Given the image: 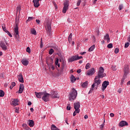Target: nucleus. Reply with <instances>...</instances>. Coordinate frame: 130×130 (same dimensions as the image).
Listing matches in <instances>:
<instances>
[{"mask_svg": "<svg viewBox=\"0 0 130 130\" xmlns=\"http://www.w3.org/2000/svg\"><path fill=\"white\" fill-rule=\"evenodd\" d=\"M78 95V92L76 89L73 88L72 91L70 92L69 96V100L70 101H73V100H75L76 98H77V96Z\"/></svg>", "mask_w": 130, "mask_h": 130, "instance_id": "1", "label": "nucleus"}, {"mask_svg": "<svg viewBox=\"0 0 130 130\" xmlns=\"http://www.w3.org/2000/svg\"><path fill=\"white\" fill-rule=\"evenodd\" d=\"M95 77L99 79H102V78L106 77V74L104 73V68L103 67L100 68L98 75Z\"/></svg>", "mask_w": 130, "mask_h": 130, "instance_id": "2", "label": "nucleus"}, {"mask_svg": "<svg viewBox=\"0 0 130 130\" xmlns=\"http://www.w3.org/2000/svg\"><path fill=\"white\" fill-rule=\"evenodd\" d=\"M9 46V43H7V41L4 40V41H0V47L3 49V50L6 51L8 50V46Z\"/></svg>", "mask_w": 130, "mask_h": 130, "instance_id": "3", "label": "nucleus"}, {"mask_svg": "<svg viewBox=\"0 0 130 130\" xmlns=\"http://www.w3.org/2000/svg\"><path fill=\"white\" fill-rule=\"evenodd\" d=\"M46 29L48 35L51 36V22L47 20L46 22Z\"/></svg>", "mask_w": 130, "mask_h": 130, "instance_id": "4", "label": "nucleus"}, {"mask_svg": "<svg viewBox=\"0 0 130 130\" xmlns=\"http://www.w3.org/2000/svg\"><path fill=\"white\" fill-rule=\"evenodd\" d=\"M101 84V80L98 77H95L93 83L92 84V87H95L96 89H98L99 85Z\"/></svg>", "mask_w": 130, "mask_h": 130, "instance_id": "5", "label": "nucleus"}, {"mask_svg": "<svg viewBox=\"0 0 130 130\" xmlns=\"http://www.w3.org/2000/svg\"><path fill=\"white\" fill-rule=\"evenodd\" d=\"M43 96L42 97V100L45 102H47L49 101V98L50 97V93H47L45 92H43Z\"/></svg>", "mask_w": 130, "mask_h": 130, "instance_id": "6", "label": "nucleus"}, {"mask_svg": "<svg viewBox=\"0 0 130 130\" xmlns=\"http://www.w3.org/2000/svg\"><path fill=\"white\" fill-rule=\"evenodd\" d=\"M83 58V56H79L78 55H75L72 56L69 59V60L70 62H73L75 60H78Z\"/></svg>", "mask_w": 130, "mask_h": 130, "instance_id": "7", "label": "nucleus"}, {"mask_svg": "<svg viewBox=\"0 0 130 130\" xmlns=\"http://www.w3.org/2000/svg\"><path fill=\"white\" fill-rule=\"evenodd\" d=\"M63 5L64 6L62 10V13H63V14H66L67 13V11L69 10V6H70V4L68 1H66L64 2Z\"/></svg>", "mask_w": 130, "mask_h": 130, "instance_id": "8", "label": "nucleus"}, {"mask_svg": "<svg viewBox=\"0 0 130 130\" xmlns=\"http://www.w3.org/2000/svg\"><path fill=\"white\" fill-rule=\"evenodd\" d=\"M50 93V96H51L52 98H59V95H58V92H57V91L52 90Z\"/></svg>", "mask_w": 130, "mask_h": 130, "instance_id": "9", "label": "nucleus"}, {"mask_svg": "<svg viewBox=\"0 0 130 130\" xmlns=\"http://www.w3.org/2000/svg\"><path fill=\"white\" fill-rule=\"evenodd\" d=\"M109 85V82L107 81H105L103 82L102 85V90L103 91H104L105 89L107 88V86Z\"/></svg>", "mask_w": 130, "mask_h": 130, "instance_id": "10", "label": "nucleus"}, {"mask_svg": "<svg viewBox=\"0 0 130 130\" xmlns=\"http://www.w3.org/2000/svg\"><path fill=\"white\" fill-rule=\"evenodd\" d=\"M14 35H15V38L18 39L19 38L20 36L19 35V28L18 27V25H16V27L14 28Z\"/></svg>", "mask_w": 130, "mask_h": 130, "instance_id": "11", "label": "nucleus"}, {"mask_svg": "<svg viewBox=\"0 0 130 130\" xmlns=\"http://www.w3.org/2000/svg\"><path fill=\"white\" fill-rule=\"evenodd\" d=\"M74 109H75V110L77 111V112H79V111H80V108L81 107V104H80V102H77V103H75L74 104Z\"/></svg>", "mask_w": 130, "mask_h": 130, "instance_id": "12", "label": "nucleus"}, {"mask_svg": "<svg viewBox=\"0 0 130 130\" xmlns=\"http://www.w3.org/2000/svg\"><path fill=\"white\" fill-rule=\"evenodd\" d=\"M123 73V76L127 77V75H128V73H129L128 71V66L126 65L124 67Z\"/></svg>", "mask_w": 130, "mask_h": 130, "instance_id": "13", "label": "nucleus"}, {"mask_svg": "<svg viewBox=\"0 0 130 130\" xmlns=\"http://www.w3.org/2000/svg\"><path fill=\"white\" fill-rule=\"evenodd\" d=\"M119 126L123 127V126H125L128 125V123L125 121L122 120L119 123Z\"/></svg>", "mask_w": 130, "mask_h": 130, "instance_id": "14", "label": "nucleus"}, {"mask_svg": "<svg viewBox=\"0 0 130 130\" xmlns=\"http://www.w3.org/2000/svg\"><path fill=\"white\" fill-rule=\"evenodd\" d=\"M17 78L20 83H24V78L23 77V75H22V73H20L19 75L17 76Z\"/></svg>", "mask_w": 130, "mask_h": 130, "instance_id": "15", "label": "nucleus"}, {"mask_svg": "<svg viewBox=\"0 0 130 130\" xmlns=\"http://www.w3.org/2000/svg\"><path fill=\"white\" fill-rule=\"evenodd\" d=\"M40 1L42 0H33L32 3L35 8H38L40 6V4H39V1Z\"/></svg>", "mask_w": 130, "mask_h": 130, "instance_id": "16", "label": "nucleus"}, {"mask_svg": "<svg viewBox=\"0 0 130 130\" xmlns=\"http://www.w3.org/2000/svg\"><path fill=\"white\" fill-rule=\"evenodd\" d=\"M25 88V86H24V84H20L19 86V89L18 91V93L19 94H22L23 93V91H24V88Z\"/></svg>", "mask_w": 130, "mask_h": 130, "instance_id": "17", "label": "nucleus"}, {"mask_svg": "<svg viewBox=\"0 0 130 130\" xmlns=\"http://www.w3.org/2000/svg\"><path fill=\"white\" fill-rule=\"evenodd\" d=\"M94 74H95V69L92 68L87 72V76H92V75H94Z\"/></svg>", "mask_w": 130, "mask_h": 130, "instance_id": "18", "label": "nucleus"}, {"mask_svg": "<svg viewBox=\"0 0 130 130\" xmlns=\"http://www.w3.org/2000/svg\"><path fill=\"white\" fill-rule=\"evenodd\" d=\"M36 94V96L37 97V98H39V99H41V98H42V95H43V92H35Z\"/></svg>", "mask_w": 130, "mask_h": 130, "instance_id": "19", "label": "nucleus"}, {"mask_svg": "<svg viewBox=\"0 0 130 130\" xmlns=\"http://www.w3.org/2000/svg\"><path fill=\"white\" fill-rule=\"evenodd\" d=\"M21 62H22V64H23V66H28V64H29V61H28L26 59H23L21 60Z\"/></svg>", "mask_w": 130, "mask_h": 130, "instance_id": "20", "label": "nucleus"}, {"mask_svg": "<svg viewBox=\"0 0 130 130\" xmlns=\"http://www.w3.org/2000/svg\"><path fill=\"white\" fill-rule=\"evenodd\" d=\"M104 40H107V43H109L110 42V38H109V34H107L104 37Z\"/></svg>", "mask_w": 130, "mask_h": 130, "instance_id": "21", "label": "nucleus"}, {"mask_svg": "<svg viewBox=\"0 0 130 130\" xmlns=\"http://www.w3.org/2000/svg\"><path fill=\"white\" fill-rule=\"evenodd\" d=\"M127 78V76H125L123 75V76L122 78V79L121 80V82H120L121 85L124 84V83H125V82H126V80H125V79H126Z\"/></svg>", "mask_w": 130, "mask_h": 130, "instance_id": "22", "label": "nucleus"}, {"mask_svg": "<svg viewBox=\"0 0 130 130\" xmlns=\"http://www.w3.org/2000/svg\"><path fill=\"white\" fill-rule=\"evenodd\" d=\"M19 102V100L18 99H14L12 102V105L14 106H17V105H18V103Z\"/></svg>", "mask_w": 130, "mask_h": 130, "instance_id": "23", "label": "nucleus"}, {"mask_svg": "<svg viewBox=\"0 0 130 130\" xmlns=\"http://www.w3.org/2000/svg\"><path fill=\"white\" fill-rule=\"evenodd\" d=\"M28 125L31 127L34 126V121L33 120H28Z\"/></svg>", "mask_w": 130, "mask_h": 130, "instance_id": "24", "label": "nucleus"}, {"mask_svg": "<svg viewBox=\"0 0 130 130\" xmlns=\"http://www.w3.org/2000/svg\"><path fill=\"white\" fill-rule=\"evenodd\" d=\"M81 86L83 88H87L88 86V81H85L81 84Z\"/></svg>", "mask_w": 130, "mask_h": 130, "instance_id": "25", "label": "nucleus"}, {"mask_svg": "<svg viewBox=\"0 0 130 130\" xmlns=\"http://www.w3.org/2000/svg\"><path fill=\"white\" fill-rule=\"evenodd\" d=\"M58 61H59L58 58H56L55 60V66H57L58 67V68H59L60 67V64H59V63H58Z\"/></svg>", "mask_w": 130, "mask_h": 130, "instance_id": "26", "label": "nucleus"}, {"mask_svg": "<svg viewBox=\"0 0 130 130\" xmlns=\"http://www.w3.org/2000/svg\"><path fill=\"white\" fill-rule=\"evenodd\" d=\"M51 130H60L58 129L57 127H56L54 124H52L51 127Z\"/></svg>", "mask_w": 130, "mask_h": 130, "instance_id": "27", "label": "nucleus"}, {"mask_svg": "<svg viewBox=\"0 0 130 130\" xmlns=\"http://www.w3.org/2000/svg\"><path fill=\"white\" fill-rule=\"evenodd\" d=\"M70 79L71 82H72L73 83H74V82H75L77 80V79H76V77H75V76L73 75H71Z\"/></svg>", "mask_w": 130, "mask_h": 130, "instance_id": "28", "label": "nucleus"}, {"mask_svg": "<svg viewBox=\"0 0 130 130\" xmlns=\"http://www.w3.org/2000/svg\"><path fill=\"white\" fill-rule=\"evenodd\" d=\"M94 49H95V45H93L92 46H91L88 49V51H89V52H91V51H93L94 50Z\"/></svg>", "mask_w": 130, "mask_h": 130, "instance_id": "29", "label": "nucleus"}, {"mask_svg": "<svg viewBox=\"0 0 130 130\" xmlns=\"http://www.w3.org/2000/svg\"><path fill=\"white\" fill-rule=\"evenodd\" d=\"M104 125H105V120H104V122L102 124H101L100 126V128L101 130H103V128H104Z\"/></svg>", "mask_w": 130, "mask_h": 130, "instance_id": "30", "label": "nucleus"}, {"mask_svg": "<svg viewBox=\"0 0 130 130\" xmlns=\"http://www.w3.org/2000/svg\"><path fill=\"white\" fill-rule=\"evenodd\" d=\"M5 96V92L3 90H0V97Z\"/></svg>", "mask_w": 130, "mask_h": 130, "instance_id": "31", "label": "nucleus"}, {"mask_svg": "<svg viewBox=\"0 0 130 130\" xmlns=\"http://www.w3.org/2000/svg\"><path fill=\"white\" fill-rule=\"evenodd\" d=\"M90 67H91V64H90L89 63H87L85 66L86 70H88V69H90Z\"/></svg>", "mask_w": 130, "mask_h": 130, "instance_id": "32", "label": "nucleus"}, {"mask_svg": "<svg viewBox=\"0 0 130 130\" xmlns=\"http://www.w3.org/2000/svg\"><path fill=\"white\" fill-rule=\"evenodd\" d=\"M2 28H3L4 31L6 32V33H7V31H8V30H7V29L6 28V26L5 25V24H2Z\"/></svg>", "mask_w": 130, "mask_h": 130, "instance_id": "33", "label": "nucleus"}, {"mask_svg": "<svg viewBox=\"0 0 130 130\" xmlns=\"http://www.w3.org/2000/svg\"><path fill=\"white\" fill-rule=\"evenodd\" d=\"M31 34H33V35H36L37 34V33L36 32V30H35V29L31 30Z\"/></svg>", "mask_w": 130, "mask_h": 130, "instance_id": "34", "label": "nucleus"}, {"mask_svg": "<svg viewBox=\"0 0 130 130\" xmlns=\"http://www.w3.org/2000/svg\"><path fill=\"white\" fill-rule=\"evenodd\" d=\"M77 113H80V111H77V110H75V111L73 113V116H76L77 115Z\"/></svg>", "mask_w": 130, "mask_h": 130, "instance_id": "35", "label": "nucleus"}, {"mask_svg": "<svg viewBox=\"0 0 130 130\" xmlns=\"http://www.w3.org/2000/svg\"><path fill=\"white\" fill-rule=\"evenodd\" d=\"M33 19H35L34 17H28V18L26 21L27 22H30V21L33 20Z\"/></svg>", "mask_w": 130, "mask_h": 130, "instance_id": "36", "label": "nucleus"}, {"mask_svg": "<svg viewBox=\"0 0 130 130\" xmlns=\"http://www.w3.org/2000/svg\"><path fill=\"white\" fill-rule=\"evenodd\" d=\"M114 52H115V53H116V54H117V53H118V52H119V49H118V48H116L115 49Z\"/></svg>", "mask_w": 130, "mask_h": 130, "instance_id": "37", "label": "nucleus"}, {"mask_svg": "<svg viewBox=\"0 0 130 130\" xmlns=\"http://www.w3.org/2000/svg\"><path fill=\"white\" fill-rule=\"evenodd\" d=\"M107 47H108V48H112V47H113V44H112L111 43L107 45Z\"/></svg>", "mask_w": 130, "mask_h": 130, "instance_id": "38", "label": "nucleus"}, {"mask_svg": "<svg viewBox=\"0 0 130 130\" xmlns=\"http://www.w3.org/2000/svg\"><path fill=\"white\" fill-rule=\"evenodd\" d=\"M111 68L113 71H116V66L115 65H112Z\"/></svg>", "mask_w": 130, "mask_h": 130, "instance_id": "39", "label": "nucleus"}, {"mask_svg": "<svg viewBox=\"0 0 130 130\" xmlns=\"http://www.w3.org/2000/svg\"><path fill=\"white\" fill-rule=\"evenodd\" d=\"M53 52H54V50H53V49H51L49 51V54L51 55L52 54V53H53Z\"/></svg>", "mask_w": 130, "mask_h": 130, "instance_id": "40", "label": "nucleus"}, {"mask_svg": "<svg viewBox=\"0 0 130 130\" xmlns=\"http://www.w3.org/2000/svg\"><path fill=\"white\" fill-rule=\"evenodd\" d=\"M122 9H123V5L121 4L119 6V11H121V10H122Z\"/></svg>", "mask_w": 130, "mask_h": 130, "instance_id": "41", "label": "nucleus"}, {"mask_svg": "<svg viewBox=\"0 0 130 130\" xmlns=\"http://www.w3.org/2000/svg\"><path fill=\"white\" fill-rule=\"evenodd\" d=\"M81 3H82V0H78L77 3V6L79 7L80 5H81Z\"/></svg>", "mask_w": 130, "mask_h": 130, "instance_id": "42", "label": "nucleus"}, {"mask_svg": "<svg viewBox=\"0 0 130 130\" xmlns=\"http://www.w3.org/2000/svg\"><path fill=\"white\" fill-rule=\"evenodd\" d=\"M26 52H28V53H31V49H30V48L29 47H27L26 48Z\"/></svg>", "mask_w": 130, "mask_h": 130, "instance_id": "43", "label": "nucleus"}, {"mask_svg": "<svg viewBox=\"0 0 130 130\" xmlns=\"http://www.w3.org/2000/svg\"><path fill=\"white\" fill-rule=\"evenodd\" d=\"M128 46H129V43L128 42H126V43H125V45H124L125 48H127Z\"/></svg>", "mask_w": 130, "mask_h": 130, "instance_id": "44", "label": "nucleus"}, {"mask_svg": "<svg viewBox=\"0 0 130 130\" xmlns=\"http://www.w3.org/2000/svg\"><path fill=\"white\" fill-rule=\"evenodd\" d=\"M40 47V48H42V47H43V42H42V38L41 39V44Z\"/></svg>", "mask_w": 130, "mask_h": 130, "instance_id": "45", "label": "nucleus"}, {"mask_svg": "<svg viewBox=\"0 0 130 130\" xmlns=\"http://www.w3.org/2000/svg\"><path fill=\"white\" fill-rule=\"evenodd\" d=\"M11 86H12V88H14V87H15V86H16V82H12Z\"/></svg>", "mask_w": 130, "mask_h": 130, "instance_id": "46", "label": "nucleus"}, {"mask_svg": "<svg viewBox=\"0 0 130 130\" xmlns=\"http://www.w3.org/2000/svg\"><path fill=\"white\" fill-rule=\"evenodd\" d=\"M71 106H70V104H68L67 109V110H71Z\"/></svg>", "mask_w": 130, "mask_h": 130, "instance_id": "47", "label": "nucleus"}, {"mask_svg": "<svg viewBox=\"0 0 130 130\" xmlns=\"http://www.w3.org/2000/svg\"><path fill=\"white\" fill-rule=\"evenodd\" d=\"M8 35H9L10 36V37H13V36L12 35V34H11V33L9 32V31H7V32Z\"/></svg>", "mask_w": 130, "mask_h": 130, "instance_id": "48", "label": "nucleus"}, {"mask_svg": "<svg viewBox=\"0 0 130 130\" xmlns=\"http://www.w3.org/2000/svg\"><path fill=\"white\" fill-rule=\"evenodd\" d=\"M8 35H9L10 36V37H13V36L12 35V34H11V33L9 32V31H7V32Z\"/></svg>", "mask_w": 130, "mask_h": 130, "instance_id": "49", "label": "nucleus"}, {"mask_svg": "<svg viewBox=\"0 0 130 130\" xmlns=\"http://www.w3.org/2000/svg\"><path fill=\"white\" fill-rule=\"evenodd\" d=\"M17 12H20V11H21V7L20 6L17 7Z\"/></svg>", "mask_w": 130, "mask_h": 130, "instance_id": "50", "label": "nucleus"}, {"mask_svg": "<svg viewBox=\"0 0 130 130\" xmlns=\"http://www.w3.org/2000/svg\"><path fill=\"white\" fill-rule=\"evenodd\" d=\"M36 23H37L38 24V25H39V24H40V23H41L39 19H36Z\"/></svg>", "mask_w": 130, "mask_h": 130, "instance_id": "51", "label": "nucleus"}, {"mask_svg": "<svg viewBox=\"0 0 130 130\" xmlns=\"http://www.w3.org/2000/svg\"><path fill=\"white\" fill-rule=\"evenodd\" d=\"M51 69L52 70V71H54L55 68L54 67V66L53 65H51Z\"/></svg>", "mask_w": 130, "mask_h": 130, "instance_id": "52", "label": "nucleus"}, {"mask_svg": "<svg viewBox=\"0 0 130 130\" xmlns=\"http://www.w3.org/2000/svg\"><path fill=\"white\" fill-rule=\"evenodd\" d=\"M77 72L78 74H81L82 70L81 69H78Z\"/></svg>", "mask_w": 130, "mask_h": 130, "instance_id": "53", "label": "nucleus"}, {"mask_svg": "<svg viewBox=\"0 0 130 130\" xmlns=\"http://www.w3.org/2000/svg\"><path fill=\"white\" fill-rule=\"evenodd\" d=\"M110 116H111V117H113L114 116V114H113V113H111L110 114Z\"/></svg>", "mask_w": 130, "mask_h": 130, "instance_id": "54", "label": "nucleus"}, {"mask_svg": "<svg viewBox=\"0 0 130 130\" xmlns=\"http://www.w3.org/2000/svg\"><path fill=\"white\" fill-rule=\"evenodd\" d=\"M122 91V90L121 89V88H120V89H119L118 90V93H121Z\"/></svg>", "mask_w": 130, "mask_h": 130, "instance_id": "55", "label": "nucleus"}, {"mask_svg": "<svg viewBox=\"0 0 130 130\" xmlns=\"http://www.w3.org/2000/svg\"><path fill=\"white\" fill-rule=\"evenodd\" d=\"M72 37H73V34H70L68 38H71L72 39Z\"/></svg>", "mask_w": 130, "mask_h": 130, "instance_id": "56", "label": "nucleus"}, {"mask_svg": "<svg viewBox=\"0 0 130 130\" xmlns=\"http://www.w3.org/2000/svg\"><path fill=\"white\" fill-rule=\"evenodd\" d=\"M27 105L28 106H30L32 105V103L31 102H28Z\"/></svg>", "mask_w": 130, "mask_h": 130, "instance_id": "57", "label": "nucleus"}, {"mask_svg": "<svg viewBox=\"0 0 130 130\" xmlns=\"http://www.w3.org/2000/svg\"><path fill=\"white\" fill-rule=\"evenodd\" d=\"M72 40V39H71V38H68L69 42H71Z\"/></svg>", "mask_w": 130, "mask_h": 130, "instance_id": "58", "label": "nucleus"}, {"mask_svg": "<svg viewBox=\"0 0 130 130\" xmlns=\"http://www.w3.org/2000/svg\"><path fill=\"white\" fill-rule=\"evenodd\" d=\"M15 112H16V113H19V109H16Z\"/></svg>", "mask_w": 130, "mask_h": 130, "instance_id": "59", "label": "nucleus"}, {"mask_svg": "<svg viewBox=\"0 0 130 130\" xmlns=\"http://www.w3.org/2000/svg\"><path fill=\"white\" fill-rule=\"evenodd\" d=\"M68 21L69 23H71V22H72V20H71V19H70V18H68Z\"/></svg>", "mask_w": 130, "mask_h": 130, "instance_id": "60", "label": "nucleus"}, {"mask_svg": "<svg viewBox=\"0 0 130 130\" xmlns=\"http://www.w3.org/2000/svg\"><path fill=\"white\" fill-rule=\"evenodd\" d=\"M30 110L31 112H33L34 111V109H33V108H30Z\"/></svg>", "mask_w": 130, "mask_h": 130, "instance_id": "61", "label": "nucleus"}, {"mask_svg": "<svg viewBox=\"0 0 130 130\" xmlns=\"http://www.w3.org/2000/svg\"><path fill=\"white\" fill-rule=\"evenodd\" d=\"M85 53H86V52H82V53H80V54H81V55H84V54H85Z\"/></svg>", "mask_w": 130, "mask_h": 130, "instance_id": "62", "label": "nucleus"}, {"mask_svg": "<svg viewBox=\"0 0 130 130\" xmlns=\"http://www.w3.org/2000/svg\"><path fill=\"white\" fill-rule=\"evenodd\" d=\"M127 86H130V81H128L127 83Z\"/></svg>", "mask_w": 130, "mask_h": 130, "instance_id": "63", "label": "nucleus"}, {"mask_svg": "<svg viewBox=\"0 0 130 130\" xmlns=\"http://www.w3.org/2000/svg\"><path fill=\"white\" fill-rule=\"evenodd\" d=\"M84 118H85V119H87V118H88V115H85L84 116Z\"/></svg>", "mask_w": 130, "mask_h": 130, "instance_id": "64", "label": "nucleus"}]
</instances>
